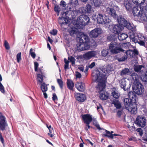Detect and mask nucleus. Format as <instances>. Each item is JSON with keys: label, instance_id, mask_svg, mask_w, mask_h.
<instances>
[{"label": "nucleus", "instance_id": "nucleus-7", "mask_svg": "<svg viewBox=\"0 0 147 147\" xmlns=\"http://www.w3.org/2000/svg\"><path fill=\"white\" fill-rule=\"evenodd\" d=\"M92 76L96 80H98L100 82H104L107 79L106 75L100 73L98 70L94 71L92 73Z\"/></svg>", "mask_w": 147, "mask_h": 147}, {"label": "nucleus", "instance_id": "nucleus-21", "mask_svg": "<svg viewBox=\"0 0 147 147\" xmlns=\"http://www.w3.org/2000/svg\"><path fill=\"white\" fill-rule=\"evenodd\" d=\"M120 86L121 88H122L124 91L129 90V89L130 86H128L129 88L128 87H126V82L124 79H122L120 81Z\"/></svg>", "mask_w": 147, "mask_h": 147}, {"label": "nucleus", "instance_id": "nucleus-33", "mask_svg": "<svg viewBox=\"0 0 147 147\" xmlns=\"http://www.w3.org/2000/svg\"><path fill=\"white\" fill-rule=\"evenodd\" d=\"M118 38L120 41H123L125 40L128 37V35L126 34L122 33L121 34H118Z\"/></svg>", "mask_w": 147, "mask_h": 147}, {"label": "nucleus", "instance_id": "nucleus-40", "mask_svg": "<svg viewBox=\"0 0 147 147\" xmlns=\"http://www.w3.org/2000/svg\"><path fill=\"white\" fill-rule=\"evenodd\" d=\"M129 71V69L128 68H125L121 71L120 73V75L122 76H125L126 74H127Z\"/></svg>", "mask_w": 147, "mask_h": 147}, {"label": "nucleus", "instance_id": "nucleus-9", "mask_svg": "<svg viewBox=\"0 0 147 147\" xmlns=\"http://www.w3.org/2000/svg\"><path fill=\"white\" fill-rule=\"evenodd\" d=\"M132 89L134 92L136 94L140 95L144 92L143 86L140 82H137L133 85Z\"/></svg>", "mask_w": 147, "mask_h": 147}, {"label": "nucleus", "instance_id": "nucleus-49", "mask_svg": "<svg viewBox=\"0 0 147 147\" xmlns=\"http://www.w3.org/2000/svg\"><path fill=\"white\" fill-rule=\"evenodd\" d=\"M32 51L33 49H31L30 51V54L33 59H34L36 57V54L34 52Z\"/></svg>", "mask_w": 147, "mask_h": 147}, {"label": "nucleus", "instance_id": "nucleus-47", "mask_svg": "<svg viewBox=\"0 0 147 147\" xmlns=\"http://www.w3.org/2000/svg\"><path fill=\"white\" fill-rule=\"evenodd\" d=\"M0 91L3 94L5 93V88L3 85L0 82Z\"/></svg>", "mask_w": 147, "mask_h": 147}, {"label": "nucleus", "instance_id": "nucleus-63", "mask_svg": "<svg viewBox=\"0 0 147 147\" xmlns=\"http://www.w3.org/2000/svg\"><path fill=\"white\" fill-rule=\"evenodd\" d=\"M60 5L63 7H65L66 5L65 2L64 1H61L60 3Z\"/></svg>", "mask_w": 147, "mask_h": 147}, {"label": "nucleus", "instance_id": "nucleus-8", "mask_svg": "<svg viewBox=\"0 0 147 147\" xmlns=\"http://www.w3.org/2000/svg\"><path fill=\"white\" fill-rule=\"evenodd\" d=\"M96 20L98 23L102 24L109 23L111 21L109 16L100 14L97 16Z\"/></svg>", "mask_w": 147, "mask_h": 147}, {"label": "nucleus", "instance_id": "nucleus-16", "mask_svg": "<svg viewBox=\"0 0 147 147\" xmlns=\"http://www.w3.org/2000/svg\"><path fill=\"white\" fill-rule=\"evenodd\" d=\"M81 117L85 124L90 123L93 120L92 116L89 114L82 115Z\"/></svg>", "mask_w": 147, "mask_h": 147}, {"label": "nucleus", "instance_id": "nucleus-60", "mask_svg": "<svg viewBox=\"0 0 147 147\" xmlns=\"http://www.w3.org/2000/svg\"><path fill=\"white\" fill-rule=\"evenodd\" d=\"M132 51L133 57L134 56L138 54V51L134 49V50H132Z\"/></svg>", "mask_w": 147, "mask_h": 147}, {"label": "nucleus", "instance_id": "nucleus-27", "mask_svg": "<svg viewBox=\"0 0 147 147\" xmlns=\"http://www.w3.org/2000/svg\"><path fill=\"white\" fill-rule=\"evenodd\" d=\"M124 5L127 11L129 12H131V10L132 9L131 5L129 2H125L124 3Z\"/></svg>", "mask_w": 147, "mask_h": 147}, {"label": "nucleus", "instance_id": "nucleus-38", "mask_svg": "<svg viewBox=\"0 0 147 147\" xmlns=\"http://www.w3.org/2000/svg\"><path fill=\"white\" fill-rule=\"evenodd\" d=\"M139 35H138V37L137 40H134V42L135 43L138 42L140 45L142 46H144L145 45V43L144 41L140 40V37H139Z\"/></svg>", "mask_w": 147, "mask_h": 147}, {"label": "nucleus", "instance_id": "nucleus-28", "mask_svg": "<svg viewBox=\"0 0 147 147\" xmlns=\"http://www.w3.org/2000/svg\"><path fill=\"white\" fill-rule=\"evenodd\" d=\"M112 103L114 105L115 107L117 109H120L121 107L120 102L117 100L113 99Z\"/></svg>", "mask_w": 147, "mask_h": 147}, {"label": "nucleus", "instance_id": "nucleus-26", "mask_svg": "<svg viewBox=\"0 0 147 147\" xmlns=\"http://www.w3.org/2000/svg\"><path fill=\"white\" fill-rule=\"evenodd\" d=\"M127 59V57L125 55H118L116 57V59L119 62H122L125 61Z\"/></svg>", "mask_w": 147, "mask_h": 147}, {"label": "nucleus", "instance_id": "nucleus-19", "mask_svg": "<svg viewBox=\"0 0 147 147\" xmlns=\"http://www.w3.org/2000/svg\"><path fill=\"white\" fill-rule=\"evenodd\" d=\"M75 97L78 101L80 102H83L86 99V95L82 93H76L75 95Z\"/></svg>", "mask_w": 147, "mask_h": 147}, {"label": "nucleus", "instance_id": "nucleus-37", "mask_svg": "<svg viewBox=\"0 0 147 147\" xmlns=\"http://www.w3.org/2000/svg\"><path fill=\"white\" fill-rule=\"evenodd\" d=\"M141 78L142 81L147 84V71L141 76Z\"/></svg>", "mask_w": 147, "mask_h": 147}, {"label": "nucleus", "instance_id": "nucleus-11", "mask_svg": "<svg viewBox=\"0 0 147 147\" xmlns=\"http://www.w3.org/2000/svg\"><path fill=\"white\" fill-rule=\"evenodd\" d=\"M135 123L138 126L143 127L146 125V119L144 116H138L136 118Z\"/></svg>", "mask_w": 147, "mask_h": 147}, {"label": "nucleus", "instance_id": "nucleus-22", "mask_svg": "<svg viewBox=\"0 0 147 147\" xmlns=\"http://www.w3.org/2000/svg\"><path fill=\"white\" fill-rule=\"evenodd\" d=\"M96 55V53L94 51H90L86 53L83 56L87 59H90L92 57H94Z\"/></svg>", "mask_w": 147, "mask_h": 147}, {"label": "nucleus", "instance_id": "nucleus-32", "mask_svg": "<svg viewBox=\"0 0 147 147\" xmlns=\"http://www.w3.org/2000/svg\"><path fill=\"white\" fill-rule=\"evenodd\" d=\"M92 6L88 4L86 5V6L83 7V10L84 11V13H90L92 9Z\"/></svg>", "mask_w": 147, "mask_h": 147}, {"label": "nucleus", "instance_id": "nucleus-6", "mask_svg": "<svg viewBox=\"0 0 147 147\" xmlns=\"http://www.w3.org/2000/svg\"><path fill=\"white\" fill-rule=\"evenodd\" d=\"M79 4L78 0H70L69 3L67 4L66 9L68 10V12L71 13V16H75L76 12L74 8Z\"/></svg>", "mask_w": 147, "mask_h": 147}, {"label": "nucleus", "instance_id": "nucleus-35", "mask_svg": "<svg viewBox=\"0 0 147 147\" xmlns=\"http://www.w3.org/2000/svg\"><path fill=\"white\" fill-rule=\"evenodd\" d=\"M87 43L89 46V48L95 47L96 46V42L93 39L90 40Z\"/></svg>", "mask_w": 147, "mask_h": 147}, {"label": "nucleus", "instance_id": "nucleus-2", "mask_svg": "<svg viewBox=\"0 0 147 147\" xmlns=\"http://www.w3.org/2000/svg\"><path fill=\"white\" fill-rule=\"evenodd\" d=\"M140 7H133L131 11L134 16V20L136 21H139L140 20L147 21V5Z\"/></svg>", "mask_w": 147, "mask_h": 147}, {"label": "nucleus", "instance_id": "nucleus-61", "mask_svg": "<svg viewBox=\"0 0 147 147\" xmlns=\"http://www.w3.org/2000/svg\"><path fill=\"white\" fill-rule=\"evenodd\" d=\"M76 78H80L81 77L82 75L81 74L78 72V71H76Z\"/></svg>", "mask_w": 147, "mask_h": 147}, {"label": "nucleus", "instance_id": "nucleus-42", "mask_svg": "<svg viewBox=\"0 0 147 147\" xmlns=\"http://www.w3.org/2000/svg\"><path fill=\"white\" fill-rule=\"evenodd\" d=\"M93 125H94L99 131H101L102 130H104V129L101 128L100 127V125L97 122L96 120H94L93 123Z\"/></svg>", "mask_w": 147, "mask_h": 147}, {"label": "nucleus", "instance_id": "nucleus-3", "mask_svg": "<svg viewBox=\"0 0 147 147\" xmlns=\"http://www.w3.org/2000/svg\"><path fill=\"white\" fill-rule=\"evenodd\" d=\"M109 49L112 54H115L121 52L123 51L124 50L121 47V45L117 40L112 41L109 44Z\"/></svg>", "mask_w": 147, "mask_h": 147}, {"label": "nucleus", "instance_id": "nucleus-45", "mask_svg": "<svg viewBox=\"0 0 147 147\" xmlns=\"http://www.w3.org/2000/svg\"><path fill=\"white\" fill-rule=\"evenodd\" d=\"M142 67V65H139L138 66H135L134 68V70L136 72H140L141 70Z\"/></svg>", "mask_w": 147, "mask_h": 147}, {"label": "nucleus", "instance_id": "nucleus-51", "mask_svg": "<svg viewBox=\"0 0 147 147\" xmlns=\"http://www.w3.org/2000/svg\"><path fill=\"white\" fill-rule=\"evenodd\" d=\"M85 34L82 33L80 36V38L79 39L80 42V43L84 42V35H85Z\"/></svg>", "mask_w": 147, "mask_h": 147}, {"label": "nucleus", "instance_id": "nucleus-34", "mask_svg": "<svg viewBox=\"0 0 147 147\" xmlns=\"http://www.w3.org/2000/svg\"><path fill=\"white\" fill-rule=\"evenodd\" d=\"M113 89L111 92V95L114 98L116 99H118L119 98L120 94L118 91L116 90H113Z\"/></svg>", "mask_w": 147, "mask_h": 147}, {"label": "nucleus", "instance_id": "nucleus-31", "mask_svg": "<svg viewBox=\"0 0 147 147\" xmlns=\"http://www.w3.org/2000/svg\"><path fill=\"white\" fill-rule=\"evenodd\" d=\"M105 87V85L104 83L100 82L96 86V88L100 92H101V91H104Z\"/></svg>", "mask_w": 147, "mask_h": 147}, {"label": "nucleus", "instance_id": "nucleus-46", "mask_svg": "<svg viewBox=\"0 0 147 147\" xmlns=\"http://www.w3.org/2000/svg\"><path fill=\"white\" fill-rule=\"evenodd\" d=\"M57 82L61 88V89H62L63 85V81L61 79H58L57 80Z\"/></svg>", "mask_w": 147, "mask_h": 147}, {"label": "nucleus", "instance_id": "nucleus-15", "mask_svg": "<svg viewBox=\"0 0 147 147\" xmlns=\"http://www.w3.org/2000/svg\"><path fill=\"white\" fill-rule=\"evenodd\" d=\"M123 26L119 24L115 25L113 27V32L115 34H119L123 30Z\"/></svg>", "mask_w": 147, "mask_h": 147}, {"label": "nucleus", "instance_id": "nucleus-56", "mask_svg": "<svg viewBox=\"0 0 147 147\" xmlns=\"http://www.w3.org/2000/svg\"><path fill=\"white\" fill-rule=\"evenodd\" d=\"M133 78L135 80H137L138 77V75L136 73H134L133 74Z\"/></svg>", "mask_w": 147, "mask_h": 147}, {"label": "nucleus", "instance_id": "nucleus-50", "mask_svg": "<svg viewBox=\"0 0 147 147\" xmlns=\"http://www.w3.org/2000/svg\"><path fill=\"white\" fill-rule=\"evenodd\" d=\"M21 53H18L16 55V58L17 60V62L19 63L21 59Z\"/></svg>", "mask_w": 147, "mask_h": 147}, {"label": "nucleus", "instance_id": "nucleus-23", "mask_svg": "<svg viewBox=\"0 0 147 147\" xmlns=\"http://www.w3.org/2000/svg\"><path fill=\"white\" fill-rule=\"evenodd\" d=\"M113 70V67L111 64L107 65L105 67L102 69V71L104 73L109 74Z\"/></svg>", "mask_w": 147, "mask_h": 147}, {"label": "nucleus", "instance_id": "nucleus-55", "mask_svg": "<svg viewBox=\"0 0 147 147\" xmlns=\"http://www.w3.org/2000/svg\"><path fill=\"white\" fill-rule=\"evenodd\" d=\"M50 33L54 36L56 35L57 33V31L56 29H53L50 32Z\"/></svg>", "mask_w": 147, "mask_h": 147}, {"label": "nucleus", "instance_id": "nucleus-24", "mask_svg": "<svg viewBox=\"0 0 147 147\" xmlns=\"http://www.w3.org/2000/svg\"><path fill=\"white\" fill-rule=\"evenodd\" d=\"M100 98L102 100H106L108 99L109 94L107 92L105 91H101L99 92Z\"/></svg>", "mask_w": 147, "mask_h": 147}, {"label": "nucleus", "instance_id": "nucleus-43", "mask_svg": "<svg viewBox=\"0 0 147 147\" xmlns=\"http://www.w3.org/2000/svg\"><path fill=\"white\" fill-rule=\"evenodd\" d=\"M125 53L126 54V55L127 56V57H133L132 50H128L125 51Z\"/></svg>", "mask_w": 147, "mask_h": 147}, {"label": "nucleus", "instance_id": "nucleus-1", "mask_svg": "<svg viewBox=\"0 0 147 147\" xmlns=\"http://www.w3.org/2000/svg\"><path fill=\"white\" fill-rule=\"evenodd\" d=\"M128 98L124 100V105L127 110L133 114L137 113V105L136 104L137 97L136 94L132 91H129L128 94Z\"/></svg>", "mask_w": 147, "mask_h": 147}, {"label": "nucleus", "instance_id": "nucleus-48", "mask_svg": "<svg viewBox=\"0 0 147 147\" xmlns=\"http://www.w3.org/2000/svg\"><path fill=\"white\" fill-rule=\"evenodd\" d=\"M4 46L6 49L7 50H9V49L10 47L9 44L6 40H5L4 41Z\"/></svg>", "mask_w": 147, "mask_h": 147}, {"label": "nucleus", "instance_id": "nucleus-59", "mask_svg": "<svg viewBox=\"0 0 147 147\" xmlns=\"http://www.w3.org/2000/svg\"><path fill=\"white\" fill-rule=\"evenodd\" d=\"M128 140L129 141H133L134 142H136L137 140L136 138L133 136L131 137L130 138H129Z\"/></svg>", "mask_w": 147, "mask_h": 147}, {"label": "nucleus", "instance_id": "nucleus-12", "mask_svg": "<svg viewBox=\"0 0 147 147\" xmlns=\"http://www.w3.org/2000/svg\"><path fill=\"white\" fill-rule=\"evenodd\" d=\"M66 12H63L61 13V17H59V20H64V22H59L61 26L63 25H65L68 23V18L69 17L67 15L68 13L71 15V13L68 12V10Z\"/></svg>", "mask_w": 147, "mask_h": 147}, {"label": "nucleus", "instance_id": "nucleus-57", "mask_svg": "<svg viewBox=\"0 0 147 147\" xmlns=\"http://www.w3.org/2000/svg\"><path fill=\"white\" fill-rule=\"evenodd\" d=\"M54 10L55 11H60V9L58 5H56L54 7Z\"/></svg>", "mask_w": 147, "mask_h": 147}, {"label": "nucleus", "instance_id": "nucleus-39", "mask_svg": "<svg viewBox=\"0 0 147 147\" xmlns=\"http://www.w3.org/2000/svg\"><path fill=\"white\" fill-rule=\"evenodd\" d=\"M95 7H99L102 3L101 0H91Z\"/></svg>", "mask_w": 147, "mask_h": 147}, {"label": "nucleus", "instance_id": "nucleus-44", "mask_svg": "<svg viewBox=\"0 0 147 147\" xmlns=\"http://www.w3.org/2000/svg\"><path fill=\"white\" fill-rule=\"evenodd\" d=\"M138 35H139L133 33L132 35H130V38L134 42V40H137L138 37Z\"/></svg>", "mask_w": 147, "mask_h": 147}, {"label": "nucleus", "instance_id": "nucleus-10", "mask_svg": "<svg viewBox=\"0 0 147 147\" xmlns=\"http://www.w3.org/2000/svg\"><path fill=\"white\" fill-rule=\"evenodd\" d=\"M43 76L40 74H37V81L38 84L40 85V88L42 92H46L48 90L47 84L43 82Z\"/></svg>", "mask_w": 147, "mask_h": 147}, {"label": "nucleus", "instance_id": "nucleus-54", "mask_svg": "<svg viewBox=\"0 0 147 147\" xmlns=\"http://www.w3.org/2000/svg\"><path fill=\"white\" fill-rule=\"evenodd\" d=\"M136 131L139 133V135L140 136H142L143 134V131L142 129L141 128H138L136 129Z\"/></svg>", "mask_w": 147, "mask_h": 147}, {"label": "nucleus", "instance_id": "nucleus-17", "mask_svg": "<svg viewBox=\"0 0 147 147\" xmlns=\"http://www.w3.org/2000/svg\"><path fill=\"white\" fill-rule=\"evenodd\" d=\"M77 49L79 51H81L89 49V46L87 43H80L77 45Z\"/></svg>", "mask_w": 147, "mask_h": 147}, {"label": "nucleus", "instance_id": "nucleus-58", "mask_svg": "<svg viewBox=\"0 0 147 147\" xmlns=\"http://www.w3.org/2000/svg\"><path fill=\"white\" fill-rule=\"evenodd\" d=\"M141 0H132L133 2L135 4L137 5L138 4H140V2Z\"/></svg>", "mask_w": 147, "mask_h": 147}, {"label": "nucleus", "instance_id": "nucleus-20", "mask_svg": "<svg viewBox=\"0 0 147 147\" xmlns=\"http://www.w3.org/2000/svg\"><path fill=\"white\" fill-rule=\"evenodd\" d=\"M106 11L109 15L115 19H117L118 17L116 11L113 8H108L106 9Z\"/></svg>", "mask_w": 147, "mask_h": 147}, {"label": "nucleus", "instance_id": "nucleus-30", "mask_svg": "<svg viewBox=\"0 0 147 147\" xmlns=\"http://www.w3.org/2000/svg\"><path fill=\"white\" fill-rule=\"evenodd\" d=\"M78 31V29L74 27H71L69 29V33L72 36L74 34H76Z\"/></svg>", "mask_w": 147, "mask_h": 147}, {"label": "nucleus", "instance_id": "nucleus-4", "mask_svg": "<svg viewBox=\"0 0 147 147\" xmlns=\"http://www.w3.org/2000/svg\"><path fill=\"white\" fill-rule=\"evenodd\" d=\"M90 18L86 15L80 16L77 19L76 24V26L79 29H81L85 25L89 22Z\"/></svg>", "mask_w": 147, "mask_h": 147}, {"label": "nucleus", "instance_id": "nucleus-29", "mask_svg": "<svg viewBox=\"0 0 147 147\" xmlns=\"http://www.w3.org/2000/svg\"><path fill=\"white\" fill-rule=\"evenodd\" d=\"M109 49H103L101 51V54L102 56L104 57L110 56L111 54Z\"/></svg>", "mask_w": 147, "mask_h": 147}, {"label": "nucleus", "instance_id": "nucleus-18", "mask_svg": "<svg viewBox=\"0 0 147 147\" xmlns=\"http://www.w3.org/2000/svg\"><path fill=\"white\" fill-rule=\"evenodd\" d=\"M85 84L82 82H78L75 84V87L80 92H84L85 90Z\"/></svg>", "mask_w": 147, "mask_h": 147}, {"label": "nucleus", "instance_id": "nucleus-25", "mask_svg": "<svg viewBox=\"0 0 147 147\" xmlns=\"http://www.w3.org/2000/svg\"><path fill=\"white\" fill-rule=\"evenodd\" d=\"M66 83L68 88L70 90H73L74 85L73 82L71 80L68 79Z\"/></svg>", "mask_w": 147, "mask_h": 147}, {"label": "nucleus", "instance_id": "nucleus-5", "mask_svg": "<svg viewBox=\"0 0 147 147\" xmlns=\"http://www.w3.org/2000/svg\"><path fill=\"white\" fill-rule=\"evenodd\" d=\"M117 20L119 25L123 26V27H126L128 30H134V25L130 22H128L123 16L120 15L117 17Z\"/></svg>", "mask_w": 147, "mask_h": 147}, {"label": "nucleus", "instance_id": "nucleus-52", "mask_svg": "<svg viewBox=\"0 0 147 147\" xmlns=\"http://www.w3.org/2000/svg\"><path fill=\"white\" fill-rule=\"evenodd\" d=\"M84 43H87L90 40H89V37L87 35L85 34L84 35Z\"/></svg>", "mask_w": 147, "mask_h": 147}, {"label": "nucleus", "instance_id": "nucleus-41", "mask_svg": "<svg viewBox=\"0 0 147 147\" xmlns=\"http://www.w3.org/2000/svg\"><path fill=\"white\" fill-rule=\"evenodd\" d=\"M106 134L103 135V136H104L107 137L109 138H110L111 139H113V134H110V132L109 131H108L107 130H105Z\"/></svg>", "mask_w": 147, "mask_h": 147}, {"label": "nucleus", "instance_id": "nucleus-14", "mask_svg": "<svg viewBox=\"0 0 147 147\" xmlns=\"http://www.w3.org/2000/svg\"><path fill=\"white\" fill-rule=\"evenodd\" d=\"M7 125L6 122L5 117L3 115H0V129L2 131L5 130V127Z\"/></svg>", "mask_w": 147, "mask_h": 147}, {"label": "nucleus", "instance_id": "nucleus-53", "mask_svg": "<svg viewBox=\"0 0 147 147\" xmlns=\"http://www.w3.org/2000/svg\"><path fill=\"white\" fill-rule=\"evenodd\" d=\"M64 69L66 70L69 69V61H67L65 62V64L64 67Z\"/></svg>", "mask_w": 147, "mask_h": 147}, {"label": "nucleus", "instance_id": "nucleus-62", "mask_svg": "<svg viewBox=\"0 0 147 147\" xmlns=\"http://www.w3.org/2000/svg\"><path fill=\"white\" fill-rule=\"evenodd\" d=\"M57 99V97L55 93L53 94L52 100L53 101H55Z\"/></svg>", "mask_w": 147, "mask_h": 147}, {"label": "nucleus", "instance_id": "nucleus-36", "mask_svg": "<svg viewBox=\"0 0 147 147\" xmlns=\"http://www.w3.org/2000/svg\"><path fill=\"white\" fill-rule=\"evenodd\" d=\"M117 36L116 34H111L107 37V40L108 41H115L117 40Z\"/></svg>", "mask_w": 147, "mask_h": 147}, {"label": "nucleus", "instance_id": "nucleus-64", "mask_svg": "<svg viewBox=\"0 0 147 147\" xmlns=\"http://www.w3.org/2000/svg\"><path fill=\"white\" fill-rule=\"evenodd\" d=\"M95 65V62H92L90 65H89V67L90 69L92 68Z\"/></svg>", "mask_w": 147, "mask_h": 147}, {"label": "nucleus", "instance_id": "nucleus-13", "mask_svg": "<svg viewBox=\"0 0 147 147\" xmlns=\"http://www.w3.org/2000/svg\"><path fill=\"white\" fill-rule=\"evenodd\" d=\"M102 32V30L100 28H95L90 32L89 35L91 37L96 38L101 34Z\"/></svg>", "mask_w": 147, "mask_h": 147}]
</instances>
